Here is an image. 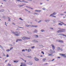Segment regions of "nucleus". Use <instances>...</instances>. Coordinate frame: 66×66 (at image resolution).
<instances>
[{"mask_svg":"<svg viewBox=\"0 0 66 66\" xmlns=\"http://www.w3.org/2000/svg\"><path fill=\"white\" fill-rule=\"evenodd\" d=\"M60 35H62V36H65V37H66V35H65L63 34H60Z\"/></svg>","mask_w":66,"mask_h":66,"instance_id":"obj_9","label":"nucleus"},{"mask_svg":"<svg viewBox=\"0 0 66 66\" xmlns=\"http://www.w3.org/2000/svg\"><path fill=\"white\" fill-rule=\"evenodd\" d=\"M41 31L42 32H45V31L44 30V29H42L41 30Z\"/></svg>","mask_w":66,"mask_h":66,"instance_id":"obj_20","label":"nucleus"},{"mask_svg":"<svg viewBox=\"0 0 66 66\" xmlns=\"http://www.w3.org/2000/svg\"><path fill=\"white\" fill-rule=\"evenodd\" d=\"M8 66H11V64H10V63H9Z\"/></svg>","mask_w":66,"mask_h":66,"instance_id":"obj_46","label":"nucleus"},{"mask_svg":"<svg viewBox=\"0 0 66 66\" xmlns=\"http://www.w3.org/2000/svg\"><path fill=\"white\" fill-rule=\"evenodd\" d=\"M41 12V10H38V12Z\"/></svg>","mask_w":66,"mask_h":66,"instance_id":"obj_29","label":"nucleus"},{"mask_svg":"<svg viewBox=\"0 0 66 66\" xmlns=\"http://www.w3.org/2000/svg\"><path fill=\"white\" fill-rule=\"evenodd\" d=\"M0 46L1 48H2V49H3V47H2L1 46H1Z\"/></svg>","mask_w":66,"mask_h":66,"instance_id":"obj_43","label":"nucleus"},{"mask_svg":"<svg viewBox=\"0 0 66 66\" xmlns=\"http://www.w3.org/2000/svg\"><path fill=\"white\" fill-rule=\"evenodd\" d=\"M35 47V46H33L31 47L32 48H34Z\"/></svg>","mask_w":66,"mask_h":66,"instance_id":"obj_58","label":"nucleus"},{"mask_svg":"<svg viewBox=\"0 0 66 66\" xmlns=\"http://www.w3.org/2000/svg\"><path fill=\"white\" fill-rule=\"evenodd\" d=\"M26 27H30V26H31V25H28V24H27V25H26Z\"/></svg>","mask_w":66,"mask_h":66,"instance_id":"obj_16","label":"nucleus"},{"mask_svg":"<svg viewBox=\"0 0 66 66\" xmlns=\"http://www.w3.org/2000/svg\"><path fill=\"white\" fill-rule=\"evenodd\" d=\"M15 34H16H16H18V32H17V31L15 32Z\"/></svg>","mask_w":66,"mask_h":66,"instance_id":"obj_60","label":"nucleus"},{"mask_svg":"<svg viewBox=\"0 0 66 66\" xmlns=\"http://www.w3.org/2000/svg\"><path fill=\"white\" fill-rule=\"evenodd\" d=\"M51 53L52 54L53 53H55V52L54 51H51Z\"/></svg>","mask_w":66,"mask_h":66,"instance_id":"obj_12","label":"nucleus"},{"mask_svg":"<svg viewBox=\"0 0 66 66\" xmlns=\"http://www.w3.org/2000/svg\"><path fill=\"white\" fill-rule=\"evenodd\" d=\"M21 38H22V39L23 40H27V39H30V38H28L26 37H23Z\"/></svg>","mask_w":66,"mask_h":66,"instance_id":"obj_1","label":"nucleus"},{"mask_svg":"<svg viewBox=\"0 0 66 66\" xmlns=\"http://www.w3.org/2000/svg\"><path fill=\"white\" fill-rule=\"evenodd\" d=\"M66 29H62L61 30V32H65Z\"/></svg>","mask_w":66,"mask_h":66,"instance_id":"obj_4","label":"nucleus"},{"mask_svg":"<svg viewBox=\"0 0 66 66\" xmlns=\"http://www.w3.org/2000/svg\"><path fill=\"white\" fill-rule=\"evenodd\" d=\"M34 36L36 38H38V36L37 35H34Z\"/></svg>","mask_w":66,"mask_h":66,"instance_id":"obj_10","label":"nucleus"},{"mask_svg":"<svg viewBox=\"0 0 66 66\" xmlns=\"http://www.w3.org/2000/svg\"><path fill=\"white\" fill-rule=\"evenodd\" d=\"M35 14H36V15H38L39 14L37 13H34Z\"/></svg>","mask_w":66,"mask_h":66,"instance_id":"obj_40","label":"nucleus"},{"mask_svg":"<svg viewBox=\"0 0 66 66\" xmlns=\"http://www.w3.org/2000/svg\"><path fill=\"white\" fill-rule=\"evenodd\" d=\"M61 23H62V24H64V23H63V22H61Z\"/></svg>","mask_w":66,"mask_h":66,"instance_id":"obj_48","label":"nucleus"},{"mask_svg":"<svg viewBox=\"0 0 66 66\" xmlns=\"http://www.w3.org/2000/svg\"><path fill=\"white\" fill-rule=\"evenodd\" d=\"M29 65H32L33 64V63H32V62H30L29 63Z\"/></svg>","mask_w":66,"mask_h":66,"instance_id":"obj_18","label":"nucleus"},{"mask_svg":"<svg viewBox=\"0 0 66 66\" xmlns=\"http://www.w3.org/2000/svg\"><path fill=\"white\" fill-rule=\"evenodd\" d=\"M41 21H42L41 20H39V21L38 22V23H40L41 22Z\"/></svg>","mask_w":66,"mask_h":66,"instance_id":"obj_34","label":"nucleus"},{"mask_svg":"<svg viewBox=\"0 0 66 66\" xmlns=\"http://www.w3.org/2000/svg\"><path fill=\"white\" fill-rule=\"evenodd\" d=\"M32 42H34V43H38V41H37V40H33Z\"/></svg>","mask_w":66,"mask_h":66,"instance_id":"obj_11","label":"nucleus"},{"mask_svg":"<svg viewBox=\"0 0 66 66\" xmlns=\"http://www.w3.org/2000/svg\"><path fill=\"white\" fill-rule=\"evenodd\" d=\"M12 24H13L14 25V26H15V24L14 23V22H13V23H12Z\"/></svg>","mask_w":66,"mask_h":66,"instance_id":"obj_53","label":"nucleus"},{"mask_svg":"<svg viewBox=\"0 0 66 66\" xmlns=\"http://www.w3.org/2000/svg\"><path fill=\"white\" fill-rule=\"evenodd\" d=\"M34 27H37V26H34Z\"/></svg>","mask_w":66,"mask_h":66,"instance_id":"obj_55","label":"nucleus"},{"mask_svg":"<svg viewBox=\"0 0 66 66\" xmlns=\"http://www.w3.org/2000/svg\"><path fill=\"white\" fill-rule=\"evenodd\" d=\"M3 56H5V55L4 53L3 54Z\"/></svg>","mask_w":66,"mask_h":66,"instance_id":"obj_49","label":"nucleus"},{"mask_svg":"<svg viewBox=\"0 0 66 66\" xmlns=\"http://www.w3.org/2000/svg\"><path fill=\"white\" fill-rule=\"evenodd\" d=\"M53 61H54V59H53L52 60V62Z\"/></svg>","mask_w":66,"mask_h":66,"instance_id":"obj_64","label":"nucleus"},{"mask_svg":"<svg viewBox=\"0 0 66 66\" xmlns=\"http://www.w3.org/2000/svg\"><path fill=\"white\" fill-rule=\"evenodd\" d=\"M58 50H60V47H58L57 48Z\"/></svg>","mask_w":66,"mask_h":66,"instance_id":"obj_41","label":"nucleus"},{"mask_svg":"<svg viewBox=\"0 0 66 66\" xmlns=\"http://www.w3.org/2000/svg\"><path fill=\"white\" fill-rule=\"evenodd\" d=\"M25 11H27V12L28 11V10L27 9H25Z\"/></svg>","mask_w":66,"mask_h":66,"instance_id":"obj_47","label":"nucleus"},{"mask_svg":"<svg viewBox=\"0 0 66 66\" xmlns=\"http://www.w3.org/2000/svg\"><path fill=\"white\" fill-rule=\"evenodd\" d=\"M20 6H23V5H19Z\"/></svg>","mask_w":66,"mask_h":66,"instance_id":"obj_61","label":"nucleus"},{"mask_svg":"<svg viewBox=\"0 0 66 66\" xmlns=\"http://www.w3.org/2000/svg\"><path fill=\"white\" fill-rule=\"evenodd\" d=\"M56 14H57V13H56V12H54L53 13L51 14L50 15V17H51V16H53V15H56Z\"/></svg>","mask_w":66,"mask_h":66,"instance_id":"obj_2","label":"nucleus"},{"mask_svg":"<svg viewBox=\"0 0 66 66\" xmlns=\"http://www.w3.org/2000/svg\"><path fill=\"white\" fill-rule=\"evenodd\" d=\"M61 30H59L57 31V33H59V32H61Z\"/></svg>","mask_w":66,"mask_h":66,"instance_id":"obj_15","label":"nucleus"},{"mask_svg":"<svg viewBox=\"0 0 66 66\" xmlns=\"http://www.w3.org/2000/svg\"><path fill=\"white\" fill-rule=\"evenodd\" d=\"M19 19L21 20H23L21 18H19Z\"/></svg>","mask_w":66,"mask_h":66,"instance_id":"obj_42","label":"nucleus"},{"mask_svg":"<svg viewBox=\"0 0 66 66\" xmlns=\"http://www.w3.org/2000/svg\"><path fill=\"white\" fill-rule=\"evenodd\" d=\"M19 28H21L22 29H24V28L23 27H20Z\"/></svg>","mask_w":66,"mask_h":66,"instance_id":"obj_51","label":"nucleus"},{"mask_svg":"<svg viewBox=\"0 0 66 66\" xmlns=\"http://www.w3.org/2000/svg\"><path fill=\"white\" fill-rule=\"evenodd\" d=\"M34 59H35L36 61H39V60L38 59H37L36 57H34Z\"/></svg>","mask_w":66,"mask_h":66,"instance_id":"obj_8","label":"nucleus"},{"mask_svg":"<svg viewBox=\"0 0 66 66\" xmlns=\"http://www.w3.org/2000/svg\"><path fill=\"white\" fill-rule=\"evenodd\" d=\"M10 51V50L9 49H7L6 50V51L7 52H9V51Z\"/></svg>","mask_w":66,"mask_h":66,"instance_id":"obj_32","label":"nucleus"},{"mask_svg":"<svg viewBox=\"0 0 66 66\" xmlns=\"http://www.w3.org/2000/svg\"><path fill=\"white\" fill-rule=\"evenodd\" d=\"M43 10H46V9L44 7L43 9Z\"/></svg>","mask_w":66,"mask_h":66,"instance_id":"obj_33","label":"nucleus"},{"mask_svg":"<svg viewBox=\"0 0 66 66\" xmlns=\"http://www.w3.org/2000/svg\"><path fill=\"white\" fill-rule=\"evenodd\" d=\"M23 66H26V64L25 63H23Z\"/></svg>","mask_w":66,"mask_h":66,"instance_id":"obj_28","label":"nucleus"},{"mask_svg":"<svg viewBox=\"0 0 66 66\" xmlns=\"http://www.w3.org/2000/svg\"><path fill=\"white\" fill-rule=\"evenodd\" d=\"M11 32L13 34H14L16 36H19V34H16V33L15 32H14L13 31H11Z\"/></svg>","mask_w":66,"mask_h":66,"instance_id":"obj_3","label":"nucleus"},{"mask_svg":"<svg viewBox=\"0 0 66 66\" xmlns=\"http://www.w3.org/2000/svg\"><path fill=\"white\" fill-rule=\"evenodd\" d=\"M41 53L42 54H44V52H43L42 51L41 52Z\"/></svg>","mask_w":66,"mask_h":66,"instance_id":"obj_39","label":"nucleus"},{"mask_svg":"<svg viewBox=\"0 0 66 66\" xmlns=\"http://www.w3.org/2000/svg\"><path fill=\"white\" fill-rule=\"evenodd\" d=\"M4 9H2V10H0V12H4Z\"/></svg>","mask_w":66,"mask_h":66,"instance_id":"obj_13","label":"nucleus"},{"mask_svg":"<svg viewBox=\"0 0 66 66\" xmlns=\"http://www.w3.org/2000/svg\"><path fill=\"white\" fill-rule=\"evenodd\" d=\"M51 16L52 17H54L55 18H56V16L54 15H52V16Z\"/></svg>","mask_w":66,"mask_h":66,"instance_id":"obj_25","label":"nucleus"},{"mask_svg":"<svg viewBox=\"0 0 66 66\" xmlns=\"http://www.w3.org/2000/svg\"><path fill=\"white\" fill-rule=\"evenodd\" d=\"M23 64H24V63H21V64H23Z\"/></svg>","mask_w":66,"mask_h":66,"instance_id":"obj_63","label":"nucleus"},{"mask_svg":"<svg viewBox=\"0 0 66 66\" xmlns=\"http://www.w3.org/2000/svg\"><path fill=\"white\" fill-rule=\"evenodd\" d=\"M37 30H35L34 31V33H37Z\"/></svg>","mask_w":66,"mask_h":66,"instance_id":"obj_14","label":"nucleus"},{"mask_svg":"<svg viewBox=\"0 0 66 66\" xmlns=\"http://www.w3.org/2000/svg\"><path fill=\"white\" fill-rule=\"evenodd\" d=\"M46 59H43V61H46Z\"/></svg>","mask_w":66,"mask_h":66,"instance_id":"obj_38","label":"nucleus"},{"mask_svg":"<svg viewBox=\"0 0 66 66\" xmlns=\"http://www.w3.org/2000/svg\"><path fill=\"white\" fill-rule=\"evenodd\" d=\"M48 64V63H46L44 64V65H47Z\"/></svg>","mask_w":66,"mask_h":66,"instance_id":"obj_62","label":"nucleus"},{"mask_svg":"<svg viewBox=\"0 0 66 66\" xmlns=\"http://www.w3.org/2000/svg\"><path fill=\"white\" fill-rule=\"evenodd\" d=\"M59 42H60L61 43H62V42H63L62 40H58V41Z\"/></svg>","mask_w":66,"mask_h":66,"instance_id":"obj_26","label":"nucleus"},{"mask_svg":"<svg viewBox=\"0 0 66 66\" xmlns=\"http://www.w3.org/2000/svg\"><path fill=\"white\" fill-rule=\"evenodd\" d=\"M58 25H60V26H62L63 25V24H61V23H59L58 24Z\"/></svg>","mask_w":66,"mask_h":66,"instance_id":"obj_22","label":"nucleus"},{"mask_svg":"<svg viewBox=\"0 0 66 66\" xmlns=\"http://www.w3.org/2000/svg\"><path fill=\"white\" fill-rule=\"evenodd\" d=\"M11 20V19H10V18H8V21H10Z\"/></svg>","mask_w":66,"mask_h":66,"instance_id":"obj_30","label":"nucleus"},{"mask_svg":"<svg viewBox=\"0 0 66 66\" xmlns=\"http://www.w3.org/2000/svg\"><path fill=\"white\" fill-rule=\"evenodd\" d=\"M17 1H19L20 2H22V1H21L20 0H17Z\"/></svg>","mask_w":66,"mask_h":66,"instance_id":"obj_36","label":"nucleus"},{"mask_svg":"<svg viewBox=\"0 0 66 66\" xmlns=\"http://www.w3.org/2000/svg\"><path fill=\"white\" fill-rule=\"evenodd\" d=\"M22 2H24V3H29V2L25 1H22Z\"/></svg>","mask_w":66,"mask_h":66,"instance_id":"obj_17","label":"nucleus"},{"mask_svg":"<svg viewBox=\"0 0 66 66\" xmlns=\"http://www.w3.org/2000/svg\"><path fill=\"white\" fill-rule=\"evenodd\" d=\"M3 1H4L5 2H6V0H3Z\"/></svg>","mask_w":66,"mask_h":66,"instance_id":"obj_59","label":"nucleus"},{"mask_svg":"<svg viewBox=\"0 0 66 66\" xmlns=\"http://www.w3.org/2000/svg\"><path fill=\"white\" fill-rule=\"evenodd\" d=\"M27 32L29 34H32V33H31V32H29V31H27Z\"/></svg>","mask_w":66,"mask_h":66,"instance_id":"obj_27","label":"nucleus"},{"mask_svg":"<svg viewBox=\"0 0 66 66\" xmlns=\"http://www.w3.org/2000/svg\"><path fill=\"white\" fill-rule=\"evenodd\" d=\"M18 34H20V32H18Z\"/></svg>","mask_w":66,"mask_h":66,"instance_id":"obj_52","label":"nucleus"},{"mask_svg":"<svg viewBox=\"0 0 66 66\" xmlns=\"http://www.w3.org/2000/svg\"><path fill=\"white\" fill-rule=\"evenodd\" d=\"M26 7H27V8H28V9H30V7L26 6Z\"/></svg>","mask_w":66,"mask_h":66,"instance_id":"obj_35","label":"nucleus"},{"mask_svg":"<svg viewBox=\"0 0 66 66\" xmlns=\"http://www.w3.org/2000/svg\"><path fill=\"white\" fill-rule=\"evenodd\" d=\"M31 27H34V25H32V26H31Z\"/></svg>","mask_w":66,"mask_h":66,"instance_id":"obj_45","label":"nucleus"},{"mask_svg":"<svg viewBox=\"0 0 66 66\" xmlns=\"http://www.w3.org/2000/svg\"><path fill=\"white\" fill-rule=\"evenodd\" d=\"M45 21L46 22H49L50 20H45Z\"/></svg>","mask_w":66,"mask_h":66,"instance_id":"obj_7","label":"nucleus"},{"mask_svg":"<svg viewBox=\"0 0 66 66\" xmlns=\"http://www.w3.org/2000/svg\"><path fill=\"white\" fill-rule=\"evenodd\" d=\"M51 45L52 46V49L53 50H54V49H55V46L53 44H52Z\"/></svg>","mask_w":66,"mask_h":66,"instance_id":"obj_5","label":"nucleus"},{"mask_svg":"<svg viewBox=\"0 0 66 66\" xmlns=\"http://www.w3.org/2000/svg\"><path fill=\"white\" fill-rule=\"evenodd\" d=\"M19 39V41H22V40L21 39Z\"/></svg>","mask_w":66,"mask_h":66,"instance_id":"obj_31","label":"nucleus"},{"mask_svg":"<svg viewBox=\"0 0 66 66\" xmlns=\"http://www.w3.org/2000/svg\"><path fill=\"white\" fill-rule=\"evenodd\" d=\"M21 59H22V60H23V61H24V62L25 63H26V60H24L23 59H22V58H21Z\"/></svg>","mask_w":66,"mask_h":66,"instance_id":"obj_19","label":"nucleus"},{"mask_svg":"<svg viewBox=\"0 0 66 66\" xmlns=\"http://www.w3.org/2000/svg\"><path fill=\"white\" fill-rule=\"evenodd\" d=\"M18 41H19V39H17L16 40V42H18Z\"/></svg>","mask_w":66,"mask_h":66,"instance_id":"obj_44","label":"nucleus"},{"mask_svg":"<svg viewBox=\"0 0 66 66\" xmlns=\"http://www.w3.org/2000/svg\"><path fill=\"white\" fill-rule=\"evenodd\" d=\"M9 55H8V54H7L6 55V57H9Z\"/></svg>","mask_w":66,"mask_h":66,"instance_id":"obj_50","label":"nucleus"},{"mask_svg":"<svg viewBox=\"0 0 66 66\" xmlns=\"http://www.w3.org/2000/svg\"><path fill=\"white\" fill-rule=\"evenodd\" d=\"M65 55H66L65 54H61V56H63L64 57H66V56Z\"/></svg>","mask_w":66,"mask_h":66,"instance_id":"obj_6","label":"nucleus"},{"mask_svg":"<svg viewBox=\"0 0 66 66\" xmlns=\"http://www.w3.org/2000/svg\"><path fill=\"white\" fill-rule=\"evenodd\" d=\"M52 55V53H51V54H49L48 55V56H51Z\"/></svg>","mask_w":66,"mask_h":66,"instance_id":"obj_57","label":"nucleus"},{"mask_svg":"<svg viewBox=\"0 0 66 66\" xmlns=\"http://www.w3.org/2000/svg\"><path fill=\"white\" fill-rule=\"evenodd\" d=\"M14 63H17V62H18V61H14Z\"/></svg>","mask_w":66,"mask_h":66,"instance_id":"obj_37","label":"nucleus"},{"mask_svg":"<svg viewBox=\"0 0 66 66\" xmlns=\"http://www.w3.org/2000/svg\"><path fill=\"white\" fill-rule=\"evenodd\" d=\"M27 57H29V58H32V57H31V56H27Z\"/></svg>","mask_w":66,"mask_h":66,"instance_id":"obj_24","label":"nucleus"},{"mask_svg":"<svg viewBox=\"0 0 66 66\" xmlns=\"http://www.w3.org/2000/svg\"><path fill=\"white\" fill-rule=\"evenodd\" d=\"M22 52H23V51H25V50H22Z\"/></svg>","mask_w":66,"mask_h":66,"instance_id":"obj_56","label":"nucleus"},{"mask_svg":"<svg viewBox=\"0 0 66 66\" xmlns=\"http://www.w3.org/2000/svg\"><path fill=\"white\" fill-rule=\"evenodd\" d=\"M53 22H54V23H55V22H56V20H54L53 21Z\"/></svg>","mask_w":66,"mask_h":66,"instance_id":"obj_21","label":"nucleus"},{"mask_svg":"<svg viewBox=\"0 0 66 66\" xmlns=\"http://www.w3.org/2000/svg\"><path fill=\"white\" fill-rule=\"evenodd\" d=\"M35 12H38V10H35Z\"/></svg>","mask_w":66,"mask_h":66,"instance_id":"obj_54","label":"nucleus"},{"mask_svg":"<svg viewBox=\"0 0 66 66\" xmlns=\"http://www.w3.org/2000/svg\"><path fill=\"white\" fill-rule=\"evenodd\" d=\"M28 52H30V51H31V50L30 49H28Z\"/></svg>","mask_w":66,"mask_h":66,"instance_id":"obj_23","label":"nucleus"}]
</instances>
